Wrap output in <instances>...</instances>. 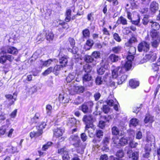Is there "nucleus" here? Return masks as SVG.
Instances as JSON below:
<instances>
[{"instance_id": "obj_1", "label": "nucleus", "mask_w": 160, "mask_h": 160, "mask_svg": "<svg viewBox=\"0 0 160 160\" xmlns=\"http://www.w3.org/2000/svg\"><path fill=\"white\" fill-rule=\"evenodd\" d=\"M134 58V57L133 55L130 54L128 55L127 58V60L124 64L123 67H118L112 71V76L113 78H116L119 75H121L126 71L130 69L131 68L132 61Z\"/></svg>"}, {"instance_id": "obj_2", "label": "nucleus", "mask_w": 160, "mask_h": 160, "mask_svg": "<svg viewBox=\"0 0 160 160\" xmlns=\"http://www.w3.org/2000/svg\"><path fill=\"white\" fill-rule=\"evenodd\" d=\"M59 58V62L61 65H57L55 66L53 68V72L56 75L58 73V72L61 70L62 68L65 66L67 64L68 57L66 55H64L62 52L61 51L58 56Z\"/></svg>"}, {"instance_id": "obj_3", "label": "nucleus", "mask_w": 160, "mask_h": 160, "mask_svg": "<svg viewBox=\"0 0 160 160\" xmlns=\"http://www.w3.org/2000/svg\"><path fill=\"white\" fill-rule=\"evenodd\" d=\"M150 35L152 38V41L151 42L152 47L156 48L159 45L160 42V33L158 32L151 31Z\"/></svg>"}, {"instance_id": "obj_4", "label": "nucleus", "mask_w": 160, "mask_h": 160, "mask_svg": "<svg viewBox=\"0 0 160 160\" xmlns=\"http://www.w3.org/2000/svg\"><path fill=\"white\" fill-rule=\"evenodd\" d=\"M148 39V36L145 38L146 41H143L139 43L138 46V49L139 52H142V51L144 52H147L149 51L150 48V43L147 42V41L149 40Z\"/></svg>"}, {"instance_id": "obj_5", "label": "nucleus", "mask_w": 160, "mask_h": 160, "mask_svg": "<svg viewBox=\"0 0 160 160\" xmlns=\"http://www.w3.org/2000/svg\"><path fill=\"white\" fill-rule=\"evenodd\" d=\"M68 90L70 94L72 95L76 93H83L85 90V88L82 86L70 85L68 88Z\"/></svg>"}, {"instance_id": "obj_6", "label": "nucleus", "mask_w": 160, "mask_h": 160, "mask_svg": "<svg viewBox=\"0 0 160 160\" xmlns=\"http://www.w3.org/2000/svg\"><path fill=\"white\" fill-rule=\"evenodd\" d=\"M88 73H84L82 77L83 83L86 87H92L93 84L92 80V77Z\"/></svg>"}, {"instance_id": "obj_7", "label": "nucleus", "mask_w": 160, "mask_h": 160, "mask_svg": "<svg viewBox=\"0 0 160 160\" xmlns=\"http://www.w3.org/2000/svg\"><path fill=\"white\" fill-rule=\"evenodd\" d=\"M82 120L86 124V128H93L94 119L91 115H84Z\"/></svg>"}, {"instance_id": "obj_8", "label": "nucleus", "mask_w": 160, "mask_h": 160, "mask_svg": "<svg viewBox=\"0 0 160 160\" xmlns=\"http://www.w3.org/2000/svg\"><path fill=\"white\" fill-rule=\"evenodd\" d=\"M93 105V102L90 101L87 104H82L81 107V109L85 113H90L92 112Z\"/></svg>"}, {"instance_id": "obj_9", "label": "nucleus", "mask_w": 160, "mask_h": 160, "mask_svg": "<svg viewBox=\"0 0 160 160\" xmlns=\"http://www.w3.org/2000/svg\"><path fill=\"white\" fill-rule=\"evenodd\" d=\"M101 67L97 69V72L99 74L102 75L103 74L105 70L108 68L109 62L107 59H103L100 63Z\"/></svg>"}, {"instance_id": "obj_10", "label": "nucleus", "mask_w": 160, "mask_h": 160, "mask_svg": "<svg viewBox=\"0 0 160 160\" xmlns=\"http://www.w3.org/2000/svg\"><path fill=\"white\" fill-rule=\"evenodd\" d=\"M107 104L110 106H114V108L116 111L118 110V102L116 99L112 95H110L106 101Z\"/></svg>"}, {"instance_id": "obj_11", "label": "nucleus", "mask_w": 160, "mask_h": 160, "mask_svg": "<svg viewBox=\"0 0 160 160\" xmlns=\"http://www.w3.org/2000/svg\"><path fill=\"white\" fill-rule=\"evenodd\" d=\"M58 99L61 103H67L69 101V97L67 93L62 92L59 94Z\"/></svg>"}, {"instance_id": "obj_12", "label": "nucleus", "mask_w": 160, "mask_h": 160, "mask_svg": "<svg viewBox=\"0 0 160 160\" xmlns=\"http://www.w3.org/2000/svg\"><path fill=\"white\" fill-rule=\"evenodd\" d=\"M71 142H73V145L75 147L79 146L81 141L77 135H72L69 138Z\"/></svg>"}, {"instance_id": "obj_13", "label": "nucleus", "mask_w": 160, "mask_h": 160, "mask_svg": "<svg viewBox=\"0 0 160 160\" xmlns=\"http://www.w3.org/2000/svg\"><path fill=\"white\" fill-rule=\"evenodd\" d=\"M118 139L117 140H114L113 141L114 146L116 147L120 146H123L128 143V140L127 139L124 138V137L121 138L118 141H117Z\"/></svg>"}, {"instance_id": "obj_14", "label": "nucleus", "mask_w": 160, "mask_h": 160, "mask_svg": "<svg viewBox=\"0 0 160 160\" xmlns=\"http://www.w3.org/2000/svg\"><path fill=\"white\" fill-rule=\"evenodd\" d=\"M128 156L132 160H138L139 157V153L138 152H132V150H129L127 152Z\"/></svg>"}, {"instance_id": "obj_15", "label": "nucleus", "mask_w": 160, "mask_h": 160, "mask_svg": "<svg viewBox=\"0 0 160 160\" xmlns=\"http://www.w3.org/2000/svg\"><path fill=\"white\" fill-rule=\"evenodd\" d=\"M145 58L147 61H148L150 62H152L156 60L157 58L156 54L153 52H151L146 55Z\"/></svg>"}, {"instance_id": "obj_16", "label": "nucleus", "mask_w": 160, "mask_h": 160, "mask_svg": "<svg viewBox=\"0 0 160 160\" xmlns=\"http://www.w3.org/2000/svg\"><path fill=\"white\" fill-rule=\"evenodd\" d=\"M103 117L105 121H100L98 124L99 127L101 128H103L105 126L106 122H108L111 118V116L110 115L105 116Z\"/></svg>"}, {"instance_id": "obj_17", "label": "nucleus", "mask_w": 160, "mask_h": 160, "mask_svg": "<svg viewBox=\"0 0 160 160\" xmlns=\"http://www.w3.org/2000/svg\"><path fill=\"white\" fill-rule=\"evenodd\" d=\"M108 77V74H106V73L105 75V77H103V78H102L100 76L98 77L96 79V84L98 85H99L102 84L103 81H107V79Z\"/></svg>"}, {"instance_id": "obj_18", "label": "nucleus", "mask_w": 160, "mask_h": 160, "mask_svg": "<svg viewBox=\"0 0 160 160\" xmlns=\"http://www.w3.org/2000/svg\"><path fill=\"white\" fill-rule=\"evenodd\" d=\"M149 26L151 27L152 29L153 30L152 31L155 32H157L156 31L158 30L160 27V25L158 23L152 21H150Z\"/></svg>"}, {"instance_id": "obj_19", "label": "nucleus", "mask_w": 160, "mask_h": 160, "mask_svg": "<svg viewBox=\"0 0 160 160\" xmlns=\"http://www.w3.org/2000/svg\"><path fill=\"white\" fill-rule=\"evenodd\" d=\"M41 35L42 36H43L44 38H46L49 41L52 40L54 37V35L52 33L49 31L46 32H44L43 33L41 34Z\"/></svg>"}, {"instance_id": "obj_20", "label": "nucleus", "mask_w": 160, "mask_h": 160, "mask_svg": "<svg viewBox=\"0 0 160 160\" xmlns=\"http://www.w3.org/2000/svg\"><path fill=\"white\" fill-rule=\"evenodd\" d=\"M150 10L152 12H155L158 9V4L155 1L152 2L150 5Z\"/></svg>"}, {"instance_id": "obj_21", "label": "nucleus", "mask_w": 160, "mask_h": 160, "mask_svg": "<svg viewBox=\"0 0 160 160\" xmlns=\"http://www.w3.org/2000/svg\"><path fill=\"white\" fill-rule=\"evenodd\" d=\"M64 131L61 128H55L53 130L54 135L56 137H60L62 135Z\"/></svg>"}, {"instance_id": "obj_22", "label": "nucleus", "mask_w": 160, "mask_h": 160, "mask_svg": "<svg viewBox=\"0 0 160 160\" xmlns=\"http://www.w3.org/2000/svg\"><path fill=\"white\" fill-rule=\"evenodd\" d=\"M82 41H84L85 39L89 38L90 36V32L89 30L88 29H85L82 31Z\"/></svg>"}, {"instance_id": "obj_23", "label": "nucleus", "mask_w": 160, "mask_h": 160, "mask_svg": "<svg viewBox=\"0 0 160 160\" xmlns=\"http://www.w3.org/2000/svg\"><path fill=\"white\" fill-rule=\"evenodd\" d=\"M119 58L118 56L115 55L114 54H111L109 56L108 58H104V59H107L108 60V61L109 63V60H110L111 62H117L119 59Z\"/></svg>"}, {"instance_id": "obj_24", "label": "nucleus", "mask_w": 160, "mask_h": 160, "mask_svg": "<svg viewBox=\"0 0 160 160\" xmlns=\"http://www.w3.org/2000/svg\"><path fill=\"white\" fill-rule=\"evenodd\" d=\"M154 121V117L149 114H146L145 119L144 122L146 123H152Z\"/></svg>"}, {"instance_id": "obj_25", "label": "nucleus", "mask_w": 160, "mask_h": 160, "mask_svg": "<svg viewBox=\"0 0 160 160\" xmlns=\"http://www.w3.org/2000/svg\"><path fill=\"white\" fill-rule=\"evenodd\" d=\"M53 60L51 59H49L45 61L41 60L40 61V64L42 67H48L51 64Z\"/></svg>"}, {"instance_id": "obj_26", "label": "nucleus", "mask_w": 160, "mask_h": 160, "mask_svg": "<svg viewBox=\"0 0 160 160\" xmlns=\"http://www.w3.org/2000/svg\"><path fill=\"white\" fill-rule=\"evenodd\" d=\"M94 44V42L91 39H88L86 42L84 46V48L86 50H89L92 47Z\"/></svg>"}, {"instance_id": "obj_27", "label": "nucleus", "mask_w": 160, "mask_h": 160, "mask_svg": "<svg viewBox=\"0 0 160 160\" xmlns=\"http://www.w3.org/2000/svg\"><path fill=\"white\" fill-rule=\"evenodd\" d=\"M129 84L130 86L132 88H136L139 85V82L134 79L130 80Z\"/></svg>"}, {"instance_id": "obj_28", "label": "nucleus", "mask_w": 160, "mask_h": 160, "mask_svg": "<svg viewBox=\"0 0 160 160\" xmlns=\"http://www.w3.org/2000/svg\"><path fill=\"white\" fill-rule=\"evenodd\" d=\"M16 94L14 93L13 96L10 94H8L5 95V97L9 100H11L10 102V104L12 105L13 104L14 102L16 100Z\"/></svg>"}, {"instance_id": "obj_29", "label": "nucleus", "mask_w": 160, "mask_h": 160, "mask_svg": "<svg viewBox=\"0 0 160 160\" xmlns=\"http://www.w3.org/2000/svg\"><path fill=\"white\" fill-rule=\"evenodd\" d=\"M76 73L75 72L70 73L66 78V81L68 83L70 82L75 78Z\"/></svg>"}, {"instance_id": "obj_30", "label": "nucleus", "mask_w": 160, "mask_h": 160, "mask_svg": "<svg viewBox=\"0 0 160 160\" xmlns=\"http://www.w3.org/2000/svg\"><path fill=\"white\" fill-rule=\"evenodd\" d=\"M122 49V48L121 46L118 45L113 47L112 51L114 53L118 54L121 52Z\"/></svg>"}, {"instance_id": "obj_31", "label": "nucleus", "mask_w": 160, "mask_h": 160, "mask_svg": "<svg viewBox=\"0 0 160 160\" xmlns=\"http://www.w3.org/2000/svg\"><path fill=\"white\" fill-rule=\"evenodd\" d=\"M117 23L121 24L123 25H126L128 24L126 19L122 16H121L118 19L117 21Z\"/></svg>"}, {"instance_id": "obj_32", "label": "nucleus", "mask_w": 160, "mask_h": 160, "mask_svg": "<svg viewBox=\"0 0 160 160\" xmlns=\"http://www.w3.org/2000/svg\"><path fill=\"white\" fill-rule=\"evenodd\" d=\"M77 148V151L78 153L82 154L84 152V150L85 148V146L84 145L80 143L79 146L76 147Z\"/></svg>"}, {"instance_id": "obj_33", "label": "nucleus", "mask_w": 160, "mask_h": 160, "mask_svg": "<svg viewBox=\"0 0 160 160\" xmlns=\"http://www.w3.org/2000/svg\"><path fill=\"white\" fill-rule=\"evenodd\" d=\"M138 120L136 118H132L130 121V126H136L138 124Z\"/></svg>"}, {"instance_id": "obj_34", "label": "nucleus", "mask_w": 160, "mask_h": 160, "mask_svg": "<svg viewBox=\"0 0 160 160\" xmlns=\"http://www.w3.org/2000/svg\"><path fill=\"white\" fill-rule=\"evenodd\" d=\"M92 69L91 67L88 64H86L83 66V70L82 71L84 73H89L90 72Z\"/></svg>"}, {"instance_id": "obj_35", "label": "nucleus", "mask_w": 160, "mask_h": 160, "mask_svg": "<svg viewBox=\"0 0 160 160\" xmlns=\"http://www.w3.org/2000/svg\"><path fill=\"white\" fill-rule=\"evenodd\" d=\"M40 115L38 113H36L34 117L31 119V122L32 123H37L39 121Z\"/></svg>"}, {"instance_id": "obj_36", "label": "nucleus", "mask_w": 160, "mask_h": 160, "mask_svg": "<svg viewBox=\"0 0 160 160\" xmlns=\"http://www.w3.org/2000/svg\"><path fill=\"white\" fill-rule=\"evenodd\" d=\"M72 48H67L69 52H71L73 54H76L78 51V48L75 46L71 47Z\"/></svg>"}, {"instance_id": "obj_37", "label": "nucleus", "mask_w": 160, "mask_h": 160, "mask_svg": "<svg viewBox=\"0 0 160 160\" xmlns=\"http://www.w3.org/2000/svg\"><path fill=\"white\" fill-rule=\"evenodd\" d=\"M8 52L12 54H15L18 53L17 49L14 47H10L7 50Z\"/></svg>"}, {"instance_id": "obj_38", "label": "nucleus", "mask_w": 160, "mask_h": 160, "mask_svg": "<svg viewBox=\"0 0 160 160\" xmlns=\"http://www.w3.org/2000/svg\"><path fill=\"white\" fill-rule=\"evenodd\" d=\"M77 121L76 119L74 118H69L68 124L71 127L74 126L76 124Z\"/></svg>"}, {"instance_id": "obj_39", "label": "nucleus", "mask_w": 160, "mask_h": 160, "mask_svg": "<svg viewBox=\"0 0 160 160\" xmlns=\"http://www.w3.org/2000/svg\"><path fill=\"white\" fill-rule=\"evenodd\" d=\"M94 59L92 56L89 55H85L84 57V60L87 63H91Z\"/></svg>"}, {"instance_id": "obj_40", "label": "nucleus", "mask_w": 160, "mask_h": 160, "mask_svg": "<svg viewBox=\"0 0 160 160\" xmlns=\"http://www.w3.org/2000/svg\"><path fill=\"white\" fill-rule=\"evenodd\" d=\"M110 138L108 137H105L102 141V144L105 148H107V146L108 144Z\"/></svg>"}, {"instance_id": "obj_41", "label": "nucleus", "mask_w": 160, "mask_h": 160, "mask_svg": "<svg viewBox=\"0 0 160 160\" xmlns=\"http://www.w3.org/2000/svg\"><path fill=\"white\" fill-rule=\"evenodd\" d=\"M127 75L124 74L122 75L121 77L119 78L117 82L118 84H120L122 83L126 79Z\"/></svg>"}, {"instance_id": "obj_42", "label": "nucleus", "mask_w": 160, "mask_h": 160, "mask_svg": "<svg viewBox=\"0 0 160 160\" xmlns=\"http://www.w3.org/2000/svg\"><path fill=\"white\" fill-rule=\"evenodd\" d=\"M147 141L148 142H154L155 141V138L154 136L152 135H148L147 137Z\"/></svg>"}, {"instance_id": "obj_43", "label": "nucleus", "mask_w": 160, "mask_h": 160, "mask_svg": "<svg viewBox=\"0 0 160 160\" xmlns=\"http://www.w3.org/2000/svg\"><path fill=\"white\" fill-rule=\"evenodd\" d=\"M52 106L50 104H48L46 106V112L48 115H50L52 113Z\"/></svg>"}, {"instance_id": "obj_44", "label": "nucleus", "mask_w": 160, "mask_h": 160, "mask_svg": "<svg viewBox=\"0 0 160 160\" xmlns=\"http://www.w3.org/2000/svg\"><path fill=\"white\" fill-rule=\"evenodd\" d=\"M46 123L45 122H43L38 125L37 127L38 130L42 131V129L45 128V127L46 126Z\"/></svg>"}, {"instance_id": "obj_45", "label": "nucleus", "mask_w": 160, "mask_h": 160, "mask_svg": "<svg viewBox=\"0 0 160 160\" xmlns=\"http://www.w3.org/2000/svg\"><path fill=\"white\" fill-rule=\"evenodd\" d=\"M112 131L113 135H117L119 134V129L116 126H114L112 128Z\"/></svg>"}, {"instance_id": "obj_46", "label": "nucleus", "mask_w": 160, "mask_h": 160, "mask_svg": "<svg viewBox=\"0 0 160 160\" xmlns=\"http://www.w3.org/2000/svg\"><path fill=\"white\" fill-rule=\"evenodd\" d=\"M52 144V142H48L46 144L44 145L42 148V151H46L48 148L50 147Z\"/></svg>"}, {"instance_id": "obj_47", "label": "nucleus", "mask_w": 160, "mask_h": 160, "mask_svg": "<svg viewBox=\"0 0 160 160\" xmlns=\"http://www.w3.org/2000/svg\"><path fill=\"white\" fill-rule=\"evenodd\" d=\"M150 21L149 16L148 15L145 16L142 20V23L144 25H147L149 22H150Z\"/></svg>"}, {"instance_id": "obj_48", "label": "nucleus", "mask_w": 160, "mask_h": 160, "mask_svg": "<svg viewBox=\"0 0 160 160\" xmlns=\"http://www.w3.org/2000/svg\"><path fill=\"white\" fill-rule=\"evenodd\" d=\"M7 128L6 126H3L0 129V135H3L5 133L6 134V133L7 131Z\"/></svg>"}, {"instance_id": "obj_49", "label": "nucleus", "mask_w": 160, "mask_h": 160, "mask_svg": "<svg viewBox=\"0 0 160 160\" xmlns=\"http://www.w3.org/2000/svg\"><path fill=\"white\" fill-rule=\"evenodd\" d=\"M63 160H70V158L68 155V152H65L62 156Z\"/></svg>"}, {"instance_id": "obj_50", "label": "nucleus", "mask_w": 160, "mask_h": 160, "mask_svg": "<svg viewBox=\"0 0 160 160\" xmlns=\"http://www.w3.org/2000/svg\"><path fill=\"white\" fill-rule=\"evenodd\" d=\"M53 70V68L52 67H50L48 68L44 72H43L42 74L43 75H47L50 73Z\"/></svg>"}, {"instance_id": "obj_51", "label": "nucleus", "mask_w": 160, "mask_h": 160, "mask_svg": "<svg viewBox=\"0 0 160 160\" xmlns=\"http://www.w3.org/2000/svg\"><path fill=\"white\" fill-rule=\"evenodd\" d=\"M131 22L132 24L138 26L140 27L141 26L140 18L139 17H138V19L136 20H132Z\"/></svg>"}, {"instance_id": "obj_52", "label": "nucleus", "mask_w": 160, "mask_h": 160, "mask_svg": "<svg viewBox=\"0 0 160 160\" xmlns=\"http://www.w3.org/2000/svg\"><path fill=\"white\" fill-rule=\"evenodd\" d=\"M124 153L122 150L118 151L116 154V156L119 158H121L124 156Z\"/></svg>"}, {"instance_id": "obj_53", "label": "nucleus", "mask_w": 160, "mask_h": 160, "mask_svg": "<svg viewBox=\"0 0 160 160\" xmlns=\"http://www.w3.org/2000/svg\"><path fill=\"white\" fill-rule=\"evenodd\" d=\"M113 37L114 39L117 42H120L121 39L119 35L116 33H115L113 35Z\"/></svg>"}, {"instance_id": "obj_54", "label": "nucleus", "mask_w": 160, "mask_h": 160, "mask_svg": "<svg viewBox=\"0 0 160 160\" xmlns=\"http://www.w3.org/2000/svg\"><path fill=\"white\" fill-rule=\"evenodd\" d=\"M136 48L133 47H131L129 50V53L130 54L134 55L136 52Z\"/></svg>"}, {"instance_id": "obj_55", "label": "nucleus", "mask_w": 160, "mask_h": 160, "mask_svg": "<svg viewBox=\"0 0 160 160\" xmlns=\"http://www.w3.org/2000/svg\"><path fill=\"white\" fill-rule=\"evenodd\" d=\"M103 132L102 130H98L96 131V136L97 138H100L103 135Z\"/></svg>"}, {"instance_id": "obj_56", "label": "nucleus", "mask_w": 160, "mask_h": 160, "mask_svg": "<svg viewBox=\"0 0 160 160\" xmlns=\"http://www.w3.org/2000/svg\"><path fill=\"white\" fill-rule=\"evenodd\" d=\"M68 150L65 147H64L61 148L59 149L58 150V153L61 154H64L65 152H68Z\"/></svg>"}, {"instance_id": "obj_57", "label": "nucleus", "mask_w": 160, "mask_h": 160, "mask_svg": "<svg viewBox=\"0 0 160 160\" xmlns=\"http://www.w3.org/2000/svg\"><path fill=\"white\" fill-rule=\"evenodd\" d=\"M158 66H160V65L158 64V61L157 63H153L152 64V69L154 71H157L158 69Z\"/></svg>"}, {"instance_id": "obj_58", "label": "nucleus", "mask_w": 160, "mask_h": 160, "mask_svg": "<svg viewBox=\"0 0 160 160\" xmlns=\"http://www.w3.org/2000/svg\"><path fill=\"white\" fill-rule=\"evenodd\" d=\"M131 32V31L129 27L125 28L123 30V33L125 35H128Z\"/></svg>"}, {"instance_id": "obj_59", "label": "nucleus", "mask_w": 160, "mask_h": 160, "mask_svg": "<svg viewBox=\"0 0 160 160\" xmlns=\"http://www.w3.org/2000/svg\"><path fill=\"white\" fill-rule=\"evenodd\" d=\"M100 53L98 51H94L92 54V56L94 57L95 58H98L100 56Z\"/></svg>"}, {"instance_id": "obj_60", "label": "nucleus", "mask_w": 160, "mask_h": 160, "mask_svg": "<svg viewBox=\"0 0 160 160\" xmlns=\"http://www.w3.org/2000/svg\"><path fill=\"white\" fill-rule=\"evenodd\" d=\"M103 111L105 113H107L109 111L110 109L107 105H103Z\"/></svg>"}, {"instance_id": "obj_61", "label": "nucleus", "mask_w": 160, "mask_h": 160, "mask_svg": "<svg viewBox=\"0 0 160 160\" xmlns=\"http://www.w3.org/2000/svg\"><path fill=\"white\" fill-rule=\"evenodd\" d=\"M129 144L131 148H134L138 145V143L133 141H130Z\"/></svg>"}, {"instance_id": "obj_62", "label": "nucleus", "mask_w": 160, "mask_h": 160, "mask_svg": "<svg viewBox=\"0 0 160 160\" xmlns=\"http://www.w3.org/2000/svg\"><path fill=\"white\" fill-rule=\"evenodd\" d=\"M7 58L6 55L1 56L0 57V62L1 63H4L6 62Z\"/></svg>"}, {"instance_id": "obj_63", "label": "nucleus", "mask_w": 160, "mask_h": 160, "mask_svg": "<svg viewBox=\"0 0 160 160\" xmlns=\"http://www.w3.org/2000/svg\"><path fill=\"white\" fill-rule=\"evenodd\" d=\"M68 41L71 47L74 46L75 42L73 38H69Z\"/></svg>"}, {"instance_id": "obj_64", "label": "nucleus", "mask_w": 160, "mask_h": 160, "mask_svg": "<svg viewBox=\"0 0 160 160\" xmlns=\"http://www.w3.org/2000/svg\"><path fill=\"white\" fill-rule=\"evenodd\" d=\"M87 136L86 134L84 133H82L81 135V138L83 142L85 141L87 139Z\"/></svg>"}]
</instances>
